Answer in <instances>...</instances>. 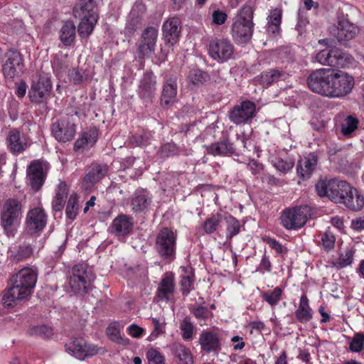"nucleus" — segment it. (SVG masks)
<instances>
[{
    "mask_svg": "<svg viewBox=\"0 0 364 364\" xmlns=\"http://www.w3.org/2000/svg\"><path fill=\"white\" fill-rule=\"evenodd\" d=\"M320 197L343 203L353 211L360 210L364 207V196L344 181L331 179L320 181Z\"/></svg>",
    "mask_w": 364,
    "mask_h": 364,
    "instance_id": "1",
    "label": "nucleus"
},
{
    "mask_svg": "<svg viewBox=\"0 0 364 364\" xmlns=\"http://www.w3.org/2000/svg\"><path fill=\"white\" fill-rule=\"evenodd\" d=\"M11 287L4 293L2 301L6 307L16 305L18 301L27 298L37 281V274L31 268H23L10 279Z\"/></svg>",
    "mask_w": 364,
    "mask_h": 364,
    "instance_id": "2",
    "label": "nucleus"
},
{
    "mask_svg": "<svg viewBox=\"0 0 364 364\" xmlns=\"http://www.w3.org/2000/svg\"><path fill=\"white\" fill-rule=\"evenodd\" d=\"M252 18V9L247 5L242 6L234 18L232 36L237 43H247L251 40L254 27Z\"/></svg>",
    "mask_w": 364,
    "mask_h": 364,
    "instance_id": "3",
    "label": "nucleus"
},
{
    "mask_svg": "<svg viewBox=\"0 0 364 364\" xmlns=\"http://www.w3.org/2000/svg\"><path fill=\"white\" fill-rule=\"evenodd\" d=\"M314 213V209L308 205L287 208L281 213V224L286 230H298L305 225Z\"/></svg>",
    "mask_w": 364,
    "mask_h": 364,
    "instance_id": "4",
    "label": "nucleus"
},
{
    "mask_svg": "<svg viewBox=\"0 0 364 364\" xmlns=\"http://www.w3.org/2000/svg\"><path fill=\"white\" fill-rule=\"evenodd\" d=\"M23 205L20 200L9 198L4 203L1 211V225L8 237H14L16 223L22 214Z\"/></svg>",
    "mask_w": 364,
    "mask_h": 364,
    "instance_id": "5",
    "label": "nucleus"
},
{
    "mask_svg": "<svg viewBox=\"0 0 364 364\" xmlns=\"http://www.w3.org/2000/svg\"><path fill=\"white\" fill-rule=\"evenodd\" d=\"M95 277L87 264L80 263L73 266L69 279L71 291L76 295H84L95 280Z\"/></svg>",
    "mask_w": 364,
    "mask_h": 364,
    "instance_id": "6",
    "label": "nucleus"
},
{
    "mask_svg": "<svg viewBox=\"0 0 364 364\" xmlns=\"http://www.w3.org/2000/svg\"><path fill=\"white\" fill-rule=\"evenodd\" d=\"M352 57L341 49L328 46L327 40H320V63L333 67H346Z\"/></svg>",
    "mask_w": 364,
    "mask_h": 364,
    "instance_id": "7",
    "label": "nucleus"
},
{
    "mask_svg": "<svg viewBox=\"0 0 364 364\" xmlns=\"http://www.w3.org/2000/svg\"><path fill=\"white\" fill-rule=\"evenodd\" d=\"M176 235L169 228H164L156 236L155 248L164 260L171 262L176 258Z\"/></svg>",
    "mask_w": 364,
    "mask_h": 364,
    "instance_id": "8",
    "label": "nucleus"
},
{
    "mask_svg": "<svg viewBox=\"0 0 364 364\" xmlns=\"http://www.w3.org/2000/svg\"><path fill=\"white\" fill-rule=\"evenodd\" d=\"M328 31L339 42H345L354 38L358 34L359 28L342 14L338 16L336 25L328 27Z\"/></svg>",
    "mask_w": 364,
    "mask_h": 364,
    "instance_id": "9",
    "label": "nucleus"
},
{
    "mask_svg": "<svg viewBox=\"0 0 364 364\" xmlns=\"http://www.w3.org/2000/svg\"><path fill=\"white\" fill-rule=\"evenodd\" d=\"M257 108L255 102L245 100L235 105L228 114L229 119L236 125L251 123L256 116Z\"/></svg>",
    "mask_w": 364,
    "mask_h": 364,
    "instance_id": "10",
    "label": "nucleus"
},
{
    "mask_svg": "<svg viewBox=\"0 0 364 364\" xmlns=\"http://www.w3.org/2000/svg\"><path fill=\"white\" fill-rule=\"evenodd\" d=\"M234 53V45L228 38H215L209 43L208 54L218 63H224L231 59Z\"/></svg>",
    "mask_w": 364,
    "mask_h": 364,
    "instance_id": "11",
    "label": "nucleus"
},
{
    "mask_svg": "<svg viewBox=\"0 0 364 364\" xmlns=\"http://www.w3.org/2000/svg\"><path fill=\"white\" fill-rule=\"evenodd\" d=\"M65 350L79 360L92 357L100 353V348L95 345L88 344L82 338H75L67 343Z\"/></svg>",
    "mask_w": 364,
    "mask_h": 364,
    "instance_id": "12",
    "label": "nucleus"
},
{
    "mask_svg": "<svg viewBox=\"0 0 364 364\" xmlns=\"http://www.w3.org/2000/svg\"><path fill=\"white\" fill-rule=\"evenodd\" d=\"M51 90L50 79L46 76H41L31 86L28 92L30 100L36 104H46L50 97Z\"/></svg>",
    "mask_w": 364,
    "mask_h": 364,
    "instance_id": "13",
    "label": "nucleus"
},
{
    "mask_svg": "<svg viewBox=\"0 0 364 364\" xmlns=\"http://www.w3.org/2000/svg\"><path fill=\"white\" fill-rule=\"evenodd\" d=\"M157 36L158 31L154 27L147 28L142 33L141 40L138 47L141 69L144 68L143 60L154 53Z\"/></svg>",
    "mask_w": 364,
    "mask_h": 364,
    "instance_id": "14",
    "label": "nucleus"
},
{
    "mask_svg": "<svg viewBox=\"0 0 364 364\" xmlns=\"http://www.w3.org/2000/svg\"><path fill=\"white\" fill-rule=\"evenodd\" d=\"M48 215L41 207H36L27 213L26 218V230L31 234L41 232L47 224Z\"/></svg>",
    "mask_w": 364,
    "mask_h": 364,
    "instance_id": "15",
    "label": "nucleus"
},
{
    "mask_svg": "<svg viewBox=\"0 0 364 364\" xmlns=\"http://www.w3.org/2000/svg\"><path fill=\"white\" fill-rule=\"evenodd\" d=\"M46 164L40 161H33L27 170V180L31 188L38 191L46 178Z\"/></svg>",
    "mask_w": 364,
    "mask_h": 364,
    "instance_id": "16",
    "label": "nucleus"
},
{
    "mask_svg": "<svg viewBox=\"0 0 364 364\" xmlns=\"http://www.w3.org/2000/svg\"><path fill=\"white\" fill-rule=\"evenodd\" d=\"M198 342L200 348L206 353L221 350L220 334L214 329H204L199 336Z\"/></svg>",
    "mask_w": 364,
    "mask_h": 364,
    "instance_id": "17",
    "label": "nucleus"
},
{
    "mask_svg": "<svg viewBox=\"0 0 364 364\" xmlns=\"http://www.w3.org/2000/svg\"><path fill=\"white\" fill-rule=\"evenodd\" d=\"M7 59L2 66L4 77L6 79H14L21 73L23 64L21 54L16 50H9Z\"/></svg>",
    "mask_w": 364,
    "mask_h": 364,
    "instance_id": "18",
    "label": "nucleus"
},
{
    "mask_svg": "<svg viewBox=\"0 0 364 364\" xmlns=\"http://www.w3.org/2000/svg\"><path fill=\"white\" fill-rule=\"evenodd\" d=\"M133 226V218L120 214L112 220L108 230L116 237H125L132 232Z\"/></svg>",
    "mask_w": 364,
    "mask_h": 364,
    "instance_id": "19",
    "label": "nucleus"
},
{
    "mask_svg": "<svg viewBox=\"0 0 364 364\" xmlns=\"http://www.w3.org/2000/svg\"><path fill=\"white\" fill-rule=\"evenodd\" d=\"M355 85L354 78L347 73L336 70L333 97H342L351 92Z\"/></svg>",
    "mask_w": 364,
    "mask_h": 364,
    "instance_id": "20",
    "label": "nucleus"
},
{
    "mask_svg": "<svg viewBox=\"0 0 364 364\" xmlns=\"http://www.w3.org/2000/svg\"><path fill=\"white\" fill-rule=\"evenodd\" d=\"M51 129L55 139L64 143L73 139L76 132L74 123L64 119L53 123Z\"/></svg>",
    "mask_w": 364,
    "mask_h": 364,
    "instance_id": "21",
    "label": "nucleus"
},
{
    "mask_svg": "<svg viewBox=\"0 0 364 364\" xmlns=\"http://www.w3.org/2000/svg\"><path fill=\"white\" fill-rule=\"evenodd\" d=\"M97 0H78L73 8V15L76 18H98Z\"/></svg>",
    "mask_w": 364,
    "mask_h": 364,
    "instance_id": "22",
    "label": "nucleus"
},
{
    "mask_svg": "<svg viewBox=\"0 0 364 364\" xmlns=\"http://www.w3.org/2000/svg\"><path fill=\"white\" fill-rule=\"evenodd\" d=\"M336 70L332 68L320 69V95L333 97L335 90Z\"/></svg>",
    "mask_w": 364,
    "mask_h": 364,
    "instance_id": "23",
    "label": "nucleus"
},
{
    "mask_svg": "<svg viewBox=\"0 0 364 364\" xmlns=\"http://www.w3.org/2000/svg\"><path fill=\"white\" fill-rule=\"evenodd\" d=\"M156 90V77L151 71L144 73L139 85V95L140 97L146 100L151 99Z\"/></svg>",
    "mask_w": 364,
    "mask_h": 364,
    "instance_id": "24",
    "label": "nucleus"
},
{
    "mask_svg": "<svg viewBox=\"0 0 364 364\" xmlns=\"http://www.w3.org/2000/svg\"><path fill=\"white\" fill-rule=\"evenodd\" d=\"M181 21L178 18L173 17L166 20L162 26L163 36L171 45H174L181 33Z\"/></svg>",
    "mask_w": 364,
    "mask_h": 364,
    "instance_id": "25",
    "label": "nucleus"
},
{
    "mask_svg": "<svg viewBox=\"0 0 364 364\" xmlns=\"http://www.w3.org/2000/svg\"><path fill=\"white\" fill-rule=\"evenodd\" d=\"M98 133L96 129L83 132L74 144V151L82 154L91 149L97 142Z\"/></svg>",
    "mask_w": 364,
    "mask_h": 364,
    "instance_id": "26",
    "label": "nucleus"
},
{
    "mask_svg": "<svg viewBox=\"0 0 364 364\" xmlns=\"http://www.w3.org/2000/svg\"><path fill=\"white\" fill-rule=\"evenodd\" d=\"M317 161V156L314 154H310L300 159L296 166L298 176L303 180L309 178L316 167Z\"/></svg>",
    "mask_w": 364,
    "mask_h": 364,
    "instance_id": "27",
    "label": "nucleus"
},
{
    "mask_svg": "<svg viewBox=\"0 0 364 364\" xmlns=\"http://www.w3.org/2000/svg\"><path fill=\"white\" fill-rule=\"evenodd\" d=\"M177 95V82L176 77H169L166 80L161 96V104L168 106L176 101Z\"/></svg>",
    "mask_w": 364,
    "mask_h": 364,
    "instance_id": "28",
    "label": "nucleus"
},
{
    "mask_svg": "<svg viewBox=\"0 0 364 364\" xmlns=\"http://www.w3.org/2000/svg\"><path fill=\"white\" fill-rule=\"evenodd\" d=\"M6 145L9 150L14 154L22 153L26 148V143L21 137V132L16 129H11L6 137Z\"/></svg>",
    "mask_w": 364,
    "mask_h": 364,
    "instance_id": "29",
    "label": "nucleus"
},
{
    "mask_svg": "<svg viewBox=\"0 0 364 364\" xmlns=\"http://www.w3.org/2000/svg\"><path fill=\"white\" fill-rule=\"evenodd\" d=\"M206 153L214 156H227L232 154L235 151L233 144L228 139H224L220 141L213 143L210 145L204 146Z\"/></svg>",
    "mask_w": 364,
    "mask_h": 364,
    "instance_id": "30",
    "label": "nucleus"
},
{
    "mask_svg": "<svg viewBox=\"0 0 364 364\" xmlns=\"http://www.w3.org/2000/svg\"><path fill=\"white\" fill-rule=\"evenodd\" d=\"M175 291L173 277L171 274L165 275L159 283L157 289V296L159 300L168 301Z\"/></svg>",
    "mask_w": 364,
    "mask_h": 364,
    "instance_id": "31",
    "label": "nucleus"
},
{
    "mask_svg": "<svg viewBox=\"0 0 364 364\" xmlns=\"http://www.w3.org/2000/svg\"><path fill=\"white\" fill-rule=\"evenodd\" d=\"M108 168L106 164L93 163L89 167L84 177V181L94 184L99 182L107 173Z\"/></svg>",
    "mask_w": 364,
    "mask_h": 364,
    "instance_id": "32",
    "label": "nucleus"
},
{
    "mask_svg": "<svg viewBox=\"0 0 364 364\" xmlns=\"http://www.w3.org/2000/svg\"><path fill=\"white\" fill-rule=\"evenodd\" d=\"M223 220L224 217L220 213L211 214L205 220L201 226V229L205 234H213L222 226Z\"/></svg>",
    "mask_w": 364,
    "mask_h": 364,
    "instance_id": "33",
    "label": "nucleus"
},
{
    "mask_svg": "<svg viewBox=\"0 0 364 364\" xmlns=\"http://www.w3.org/2000/svg\"><path fill=\"white\" fill-rule=\"evenodd\" d=\"M295 316L299 322L306 323L313 316V311L309 305V300L305 294L300 299L299 304L295 311Z\"/></svg>",
    "mask_w": 364,
    "mask_h": 364,
    "instance_id": "34",
    "label": "nucleus"
},
{
    "mask_svg": "<svg viewBox=\"0 0 364 364\" xmlns=\"http://www.w3.org/2000/svg\"><path fill=\"white\" fill-rule=\"evenodd\" d=\"M282 11L280 9H274L270 11L267 18V31L269 35L276 36L280 32Z\"/></svg>",
    "mask_w": 364,
    "mask_h": 364,
    "instance_id": "35",
    "label": "nucleus"
},
{
    "mask_svg": "<svg viewBox=\"0 0 364 364\" xmlns=\"http://www.w3.org/2000/svg\"><path fill=\"white\" fill-rule=\"evenodd\" d=\"M75 25L72 21H68L60 30V40L65 46H70L75 41Z\"/></svg>",
    "mask_w": 364,
    "mask_h": 364,
    "instance_id": "36",
    "label": "nucleus"
},
{
    "mask_svg": "<svg viewBox=\"0 0 364 364\" xmlns=\"http://www.w3.org/2000/svg\"><path fill=\"white\" fill-rule=\"evenodd\" d=\"M181 290L183 295L187 296L190 293L193 284L194 273L191 267H181Z\"/></svg>",
    "mask_w": 364,
    "mask_h": 364,
    "instance_id": "37",
    "label": "nucleus"
},
{
    "mask_svg": "<svg viewBox=\"0 0 364 364\" xmlns=\"http://www.w3.org/2000/svg\"><path fill=\"white\" fill-rule=\"evenodd\" d=\"M172 351L177 358L178 364H193V358L191 350L181 343L173 346Z\"/></svg>",
    "mask_w": 364,
    "mask_h": 364,
    "instance_id": "38",
    "label": "nucleus"
},
{
    "mask_svg": "<svg viewBox=\"0 0 364 364\" xmlns=\"http://www.w3.org/2000/svg\"><path fill=\"white\" fill-rule=\"evenodd\" d=\"M285 77V73L278 70H270L261 73L258 77V81L262 85L269 86L273 82H277L279 79Z\"/></svg>",
    "mask_w": 364,
    "mask_h": 364,
    "instance_id": "39",
    "label": "nucleus"
},
{
    "mask_svg": "<svg viewBox=\"0 0 364 364\" xmlns=\"http://www.w3.org/2000/svg\"><path fill=\"white\" fill-rule=\"evenodd\" d=\"M152 139L151 132L143 131L141 133L132 134L129 139V143L133 147L146 146L151 144Z\"/></svg>",
    "mask_w": 364,
    "mask_h": 364,
    "instance_id": "40",
    "label": "nucleus"
},
{
    "mask_svg": "<svg viewBox=\"0 0 364 364\" xmlns=\"http://www.w3.org/2000/svg\"><path fill=\"white\" fill-rule=\"evenodd\" d=\"M179 329L184 341H188L193 338L196 326L189 317L186 316L181 321Z\"/></svg>",
    "mask_w": 364,
    "mask_h": 364,
    "instance_id": "41",
    "label": "nucleus"
},
{
    "mask_svg": "<svg viewBox=\"0 0 364 364\" xmlns=\"http://www.w3.org/2000/svg\"><path fill=\"white\" fill-rule=\"evenodd\" d=\"M191 312L197 319L200 326L207 325V321L211 318L213 314L206 306H193Z\"/></svg>",
    "mask_w": 364,
    "mask_h": 364,
    "instance_id": "42",
    "label": "nucleus"
},
{
    "mask_svg": "<svg viewBox=\"0 0 364 364\" xmlns=\"http://www.w3.org/2000/svg\"><path fill=\"white\" fill-rule=\"evenodd\" d=\"M272 165L279 172L286 173L289 171L294 165V161L291 159H282L276 156L269 158Z\"/></svg>",
    "mask_w": 364,
    "mask_h": 364,
    "instance_id": "43",
    "label": "nucleus"
},
{
    "mask_svg": "<svg viewBox=\"0 0 364 364\" xmlns=\"http://www.w3.org/2000/svg\"><path fill=\"white\" fill-rule=\"evenodd\" d=\"M79 19L80 23L77 28L78 33L81 38H87L92 33L98 18H94L93 21L91 18Z\"/></svg>",
    "mask_w": 364,
    "mask_h": 364,
    "instance_id": "44",
    "label": "nucleus"
},
{
    "mask_svg": "<svg viewBox=\"0 0 364 364\" xmlns=\"http://www.w3.org/2000/svg\"><path fill=\"white\" fill-rule=\"evenodd\" d=\"M283 289L277 287L272 290H269L263 293L262 298L272 306H277L282 299Z\"/></svg>",
    "mask_w": 364,
    "mask_h": 364,
    "instance_id": "45",
    "label": "nucleus"
},
{
    "mask_svg": "<svg viewBox=\"0 0 364 364\" xmlns=\"http://www.w3.org/2000/svg\"><path fill=\"white\" fill-rule=\"evenodd\" d=\"M358 125V120L353 116H348L344 119L341 124V133L344 136H350L355 132Z\"/></svg>",
    "mask_w": 364,
    "mask_h": 364,
    "instance_id": "46",
    "label": "nucleus"
},
{
    "mask_svg": "<svg viewBox=\"0 0 364 364\" xmlns=\"http://www.w3.org/2000/svg\"><path fill=\"white\" fill-rule=\"evenodd\" d=\"M78 197L76 194H72L68 199L65 209V214L67 218L71 220L75 219L78 213Z\"/></svg>",
    "mask_w": 364,
    "mask_h": 364,
    "instance_id": "47",
    "label": "nucleus"
},
{
    "mask_svg": "<svg viewBox=\"0 0 364 364\" xmlns=\"http://www.w3.org/2000/svg\"><path fill=\"white\" fill-rule=\"evenodd\" d=\"M224 219L227 224V238H232L239 234L240 231V222L230 215L225 216Z\"/></svg>",
    "mask_w": 364,
    "mask_h": 364,
    "instance_id": "48",
    "label": "nucleus"
},
{
    "mask_svg": "<svg viewBox=\"0 0 364 364\" xmlns=\"http://www.w3.org/2000/svg\"><path fill=\"white\" fill-rule=\"evenodd\" d=\"M151 199L145 194L134 197L132 201V210L134 212H142L150 205Z\"/></svg>",
    "mask_w": 364,
    "mask_h": 364,
    "instance_id": "49",
    "label": "nucleus"
},
{
    "mask_svg": "<svg viewBox=\"0 0 364 364\" xmlns=\"http://www.w3.org/2000/svg\"><path fill=\"white\" fill-rule=\"evenodd\" d=\"M321 242L323 249L326 252H329L334 249L336 245V236L329 228H328L323 235Z\"/></svg>",
    "mask_w": 364,
    "mask_h": 364,
    "instance_id": "50",
    "label": "nucleus"
},
{
    "mask_svg": "<svg viewBox=\"0 0 364 364\" xmlns=\"http://www.w3.org/2000/svg\"><path fill=\"white\" fill-rule=\"evenodd\" d=\"M353 254L354 252L350 250L347 249L345 251L344 254H341L336 261H332V264L333 266L338 268H344L348 265H350L353 260Z\"/></svg>",
    "mask_w": 364,
    "mask_h": 364,
    "instance_id": "51",
    "label": "nucleus"
},
{
    "mask_svg": "<svg viewBox=\"0 0 364 364\" xmlns=\"http://www.w3.org/2000/svg\"><path fill=\"white\" fill-rule=\"evenodd\" d=\"M207 79V73L198 69L191 70L188 76V81L195 85L203 84Z\"/></svg>",
    "mask_w": 364,
    "mask_h": 364,
    "instance_id": "52",
    "label": "nucleus"
},
{
    "mask_svg": "<svg viewBox=\"0 0 364 364\" xmlns=\"http://www.w3.org/2000/svg\"><path fill=\"white\" fill-rule=\"evenodd\" d=\"M141 25V18L139 16L131 14L124 28V32L127 35L133 34L136 30L140 28Z\"/></svg>",
    "mask_w": 364,
    "mask_h": 364,
    "instance_id": "53",
    "label": "nucleus"
},
{
    "mask_svg": "<svg viewBox=\"0 0 364 364\" xmlns=\"http://www.w3.org/2000/svg\"><path fill=\"white\" fill-rule=\"evenodd\" d=\"M151 320L154 326V329L149 335V341H154L159 336V335L164 333L165 323L158 318H151Z\"/></svg>",
    "mask_w": 364,
    "mask_h": 364,
    "instance_id": "54",
    "label": "nucleus"
},
{
    "mask_svg": "<svg viewBox=\"0 0 364 364\" xmlns=\"http://www.w3.org/2000/svg\"><path fill=\"white\" fill-rule=\"evenodd\" d=\"M53 329L47 325H38L31 329V334L44 338H48L53 336Z\"/></svg>",
    "mask_w": 364,
    "mask_h": 364,
    "instance_id": "55",
    "label": "nucleus"
},
{
    "mask_svg": "<svg viewBox=\"0 0 364 364\" xmlns=\"http://www.w3.org/2000/svg\"><path fill=\"white\" fill-rule=\"evenodd\" d=\"M364 347V334L355 333L352 338L349 346V350L351 352L359 353Z\"/></svg>",
    "mask_w": 364,
    "mask_h": 364,
    "instance_id": "56",
    "label": "nucleus"
},
{
    "mask_svg": "<svg viewBox=\"0 0 364 364\" xmlns=\"http://www.w3.org/2000/svg\"><path fill=\"white\" fill-rule=\"evenodd\" d=\"M149 364H165L164 356L156 349L151 348L146 353Z\"/></svg>",
    "mask_w": 364,
    "mask_h": 364,
    "instance_id": "57",
    "label": "nucleus"
},
{
    "mask_svg": "<svg viewBox=\"0 0 364 364\" xmlns=\"http://www.w3.org/2000/svg\"><path fill=\"white\" fill-rule=\"evenodd\" d=\"M33 253V249L30 245L20 246L17 252L12 255L13 259L21 261L23 259L29 257Z\"/></svg>",
    "mask_w": 364,
    "mask_h": 364,
    "instance_id": "58",
    "label": "nucleus"
},
{
    "mask_svg": "<svg viewBox=\"0 0 364 364\" xmlns=\"http://www.w3.org/2000/svg\"><path fill=\"white\" fill-rule=\"evenodd\" d=\"M107 336L113 341L122 343L124 339L121 336L119 329L115 324L109 325L106 329Z\"/></svg>",
    "mask_w": 364,
    "mask_h": 364,
    "instance_id": "59",
    "label": "nucleus"
},
{
    "mask_svg": "<svg viewBox=\"0 0 364 364\" xmlns=\"http://www.w3.org/2000/svg\"><path fill=\"white\" fill-rule=\"evenodd\" d=\"M178 147L173 143H166L164 144L160 151L161 156L166 158L178 154Z\"/></svg>",
    "mask_w": 364,
    "mask_h": 364,
    "instance_id": "60",
    "label": "nucleus"
},
{
    "mask_svg": "<svg viewBox=\"0 0 364 364\" xmlns=\"http://www.w3.org/2000/svg\"><path fill=\"white\" fill-rule=\"evenodd\" d=\"M263 240L267 244H268L271 248L274 249L279 255H282L287 252V250L284 248L282 244L274 238L265 237L263 238Z\"/></svg>",
    "mask_w": 364,
    "mask_h": 364,
    "instance_id": "61",
    "label": "nucleus"
},
{
    "mask_svg": "<svg viewBox=\"0 0 364 364\" xmlns=\"http://www.w3.org/2000/svg\"><path fill=\"white\" fill-rule=\"evenodd\" d=\"M308 87L315 93H318V72L314 71L307 78Z\"/></svg>",
    "mask_w": 364,
    "mask_h": 364,
    "instance_id": "62",
    "label": "nucleus"
},
{
    "mask_svg": "<svg viewBox=\"0 0 364 364\" xmlns=\"http://www.w3.org/2000/svg\"><path fill=\"white\" fill-rule=\"evenodd\" d=\"M227 18V14L220 9L215 10L212 14L213 23L216 25H223L226 21Z\"/></svg>",
    "mask_w": 364,
    "mask_h": 364,
    "instance_id": "63",
    "label": "nucleus"
},
{
    "mask_svg": "<svg viewBox=\"0 0 364 364\" xmlns=\"http://www.w3.org/2000/svg\"><path fill=\"white\" fill-rule=\"evenodd\" d=\"M69 192V188L68 185L62 181H60L56 190H55V196L58 198H62L66 200Z\"/></svg>",
    "mask_w": 364,
    "mask_h": 364,
    "instance_id": "64",
    "label": "nucleus"
}]
</instances>
